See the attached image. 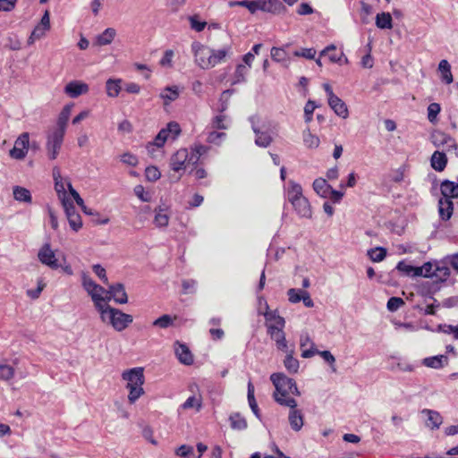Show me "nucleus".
<instances>
[{
    "instance_id": "60",
    "label": "nucleus",
    "mask_w": 458,
    "mask_h": 458,
    "mask_svg": "<svg viewBox=\"0 0 458 458\" xmlns=\"http://www.w3.org/2000/svg\"><path fill=\"white\" fill-rule=\"evenodd\" d=\"M396 269L402 272L403 275L411 276L413 270V266L409 265L404 261H400L396 266Z\"/></svg>"
},
{
    "instance_id": "49",
    "label": "nucleus",
    "mask_w": 458,
    "mask_h": 458,
    "mask_svg": "<svg viewBox=\"0 0 458 458\" xmlns=\"http://www.w3.org/2000/svg\"><path fill=\"white\" fill-rule=\"evenodd\" d=\"M208 143H216L226 140V133L224 131H208Z\"/></svg>"
},
{
    "instance_id": "17",
    "label": "nucleus",
    "mask_w": 458,
    "mask_h": 458,
    "mask_svg": "<svg viewBox=\"0 0 458 458\" xmlns=\"http://www.w3.org/2000/svg\"><path fill=\"white\" fill-rule=\"evenodd\" d=\"M454 212V203L452 199H439L438 213L442 220H449Z\"/></svg>"
},
{
    "instance_id": "6",
    "label": "nucleus",
    "mask_w": 458,
    "mask_h": 458,
    "mask_svg": "<svg viewBox=\"0 0 458 458\" xmlns=\"http://www.w3.org/2000/svg\"><path fill=\"white\" fill-rule=\"evenodd\" d=\"M199 157L189 155L187 148H181L171 157L170 165L174 172H179L187 167L190 163L197 162Z\"/></svg>"
},
{
    "instance_id": "22",
    "label": "nucleus",
    "mask_w": 458,
    "mask_h": 458,
    "mask_svg": "<svg viewBox=\"0 0 458 458\" xmlns=\"http://www.w3.org/2000/svg\"><path fill=\"white\" fill-rule=\"evenodd\" d=\"M180 92L177 86H169L163 89L160 93V98L164 100V105L167 106L171 102L179 98Z\"/></svg>"
},
{
    "instance_id": "53",
    "label": "nucleus",
    "mask_w": 458,
    "mask_h": 458,
    "mask_svg": "<svg viewBox=\"0 0 458 458\" xmlns=\"http://www.w3.org/2000/svg\"><path fill=\"white\" fill-rule=\"evenodd\" d=\"M441 108L439 104L437 103H431L428 106V119L429 122L433 123L436 119L437 114H439Z\"/></svg>"
},
{
    "instance_id": "10",
    "label": "nucleus",
    "mask_w": 458,
    "mask_h": 458,
    "mask_svg": "<svg viewBox=\"0 0 458 458\" xmlns=\"http://www.w3.org/2000/svg\"><path fill=\"white\" fill-rule=\"evenodd\" d=\"M106 302L113 299L118 304H125L128 302V296L125 292L124 285L121 283L110 284L106 290Z\"/></svg>"
},
{
    "instance_id": "44",
    "label": "nucleus",
    "mask_w": 458,
    "mask_h": 458,
    "mask_svg": "<svg viewBox=\"0 0 458 458\" xmlns=\"http://www.w3.org/2000/svg\"><path fill=\"white\" fill-rule=\"evenodd\" d=\"M30 145H22L21 148L14 147L10 150V156L15 159H22L28 153Z\"/></svg>"
},
{
    "instance_id": "35",
    "label": "nucleus",
    "mask_w": 458,
    "mask_h": 458,
    "mask_svg": "<svg viewBox=\"0 0 458 458\" xmlns=\"http://www.w3.org/2000/svg\"><path fill=\"white\" fill-rule=\"evenodd\" d=\"M176 318V317H171L168 314L162 315L158 318L153 321L152 325L154 327H157L160 328H168L169 327H172L174 325V320Z\"/></svg>"
},
{
    "instance_id": "27",
    "label": "nucleus",
    "mask_w": 458,
    "mask_h": 458,
    "mask_svg": "<svg viewBox=\"0 0 458 458\" xmlns=\"http://www.w3.org/2000/svg\"><path fill=\"white\" fill-rule=\"evenodd\" d=\"M121 79H108L106 82V94L110 98H115L119 95L121 91Z\"/></svg>"
},
{
    "instance_id": "41",
    "label": "nucleus",
    "mask_w": 458,
    "mask_h": 458,
    "mask_svg": "<svg viewBox=\"0 0 458 458\" xmlns=\"http://www.w3.org/2000/svg\"><path fill=\"white\" fill-rule=\"evenodd\" d=\"M81 284H82L84 290L87 293H89V291H90L91 289H98V290L100 289V285L96 284L90 278V276L85 272L81 273Z\"/></svg>"
},
{
    "instance_id": "51",
    "label": "nucleus",
    "mask_w": 458,
    "mask_h": 458,
    "mask_svg": "<svg viewBox=\"0 0 458 458\" xmlns=\"http://www.w3.org/2000/svg\"><path fill=\"white\" fill-rule=\"evenodd\" d=\"M63 208L64 209L67 219L72 216V215H76L78 212L72 203V201L68 198L61 200Z\"/></svg>"
},
{
    "instance_id": "28",
    "label": "nucleus",
    "mask_w": 458,
    "mask_h": 458,
    "mask_svg": "<svg viewBox=\"0 0 458 458\" xmlns=\"http://www.w3.org/2000/svg\"><path fill=\"white\" fill-rule=\"evenodd\" d=\"M116 31L113 28L106 29L100 35L96 38V44L98 46H106L112 43Z\"/></svg>"
},
{
    "instance_id": "47",
    "label": "nucleus",
    "mask_w": 458,
    "mask_h": 458,
    "mask_svg": "<svg viewBox=\"0 0 458 458\" xmlns=\"http://www.w3.org/2000/svg\"><path fill=\"white\" fill-rule=\"evenodd\" d=\"M174 55V52L172 49L165 50L164 53V56L159 61V64L162 67L172 68Z\"/></svg>"
},
{
    "instance_id": "13",
    "label": "nucleus",
    "mask_w": 458,
    "mask_h": 458,
    "mask_svg": "<svg viewBox=\"0 0 458 458\" xmlns=\"http://www.w3.org/2000/svg\"><path fill=\"white\" fill-rule=\"evenodd\" d=\"M53 178L55 181V190L57 193L59 199L63 200L68 199L64 184H67L69 179L63 178V176L61 175L60 169L57 166H55L53 168Z\"/></svg>"
},
{
    "instance_id": "52",
    "label": "nucleus",
    "mask_w": 458,
    "mask_h": 458,
    "mask_svg": "<svg viewBox=\"0 0 458 458\" xmlns=\"http://www.w3.org/2000/svg\"><path fill=\"white\" fill-rule=\"evenodd\" d=\"M404 304V301L400 297H391L386 304V307L388 310L394 312L399 310L403 305Z\"/></svg>"
},
{
    "instance_id": "37",
    "label": "nucleus",
    "mask_w": 458,
    "mask_h": 458,
    "mask_svg": "<svg viewBox=\"0 0 458 458\" xmlns=\"http://www.w3.org/2000/svg\"><path fill=\"white\" fill-rule=\"evenodd\" d=\"M284 367L290 373H297L299 369V361L297 359L293 358V352H290L285 356V359L284 360Z\"/></svg>"
},
{
    "instance_id": "11",
    "label": "nucleus",
    "mask_w": 458,
    "mask_h": 458,
    "mask_svg": "<svg viewBox=\"0 0 458 458\" xmlns=\"http://www.w3.org/2000/svg\"><path fill=\"white\" fill-rule=\"evenodd\" d=\"M89 90V85L81 81H72L64 89V93L72 98L87 94Z\"/></svg>"
},
{
    "instance_id": "33",
    "label": "nucleus",
    "mask_w": 458,
    "mask_h": 458,
    "mask_svg": "<svg viewBox=\"0 0 458 458\" xmlns=\"http://www.w3.org/2000/svg\"><path fill=\"white\" fill-rule=\"evenodd\" d=\"M169 222V216L165 210L162 208L156 209V216L154 218V223L157 227H165L167 226Z\"/></svg>"
},
{
    "instance_id": "55",
    "label": "nucleus",
    "mask_w": 458,
    "mask_h": 458,
    "mask_svg": "<svg viewBox=\"0 0 458 458\" xmlns=\"http://www.w3.org/2000/svg\"><path fill=\"white\" fill-rule=\"evenodd\" d=\"M145 174H146V178L149 182H156L157 180H158L160 178V175H161L158 169L155 166L147 167L146 171H145Z\"/></svg>"
},
{
    "instance_id": "54",
    "label": "nucleus",
    "mask_w": 458,
    "mask_h": 458,
    "mask_svg": "<svg viewBox=\"0 0 458 458\" xmlns=\"http://www.w3.org/2000/svg\"><path fill=\"white\" fill-rule=\"evenodd\" d=\"M68 222L71 228L75 232H78L82 226L81 217L79 213L72 215V216L68 218Z\"/></svg>"
},
{
    "instance_id": "3",
    "label": "nucleus",
    "mask_w": 458,
    "mask_h": 458,
    "mask_svg": "<svg viewBox=\"0 0 458 458\" xmlns=\"http://www.w3.org/2000/svg\"><path fill=\"white\" fill-rule=\"evenodd\" d=\"M98 312L100 313L101 320L110 324L118 332L124 330L133 321L131 315L123 313L108 304L99 310Z\"/></svg>"
},
{
    "instance_id": "56",
    "label": "nucleus",
    "mask_w": 458,
    "mask_h": 458,
    "mask_svg": "<svg viewBox=\"0 0 458 458\" xmlns=\"http://www.w3.org/2000/svg\"><path fill=\"white\" fill-rule=\"evenodd\" d=\"M317 107L316 104L312 100H309L305 106H304V115H305V121L307 123L310 122L312 120V115L315 108Z\"/></svg>"
},
{
    "instance_id": "2",
    "label": "nucleus",
    "mask_w": 458,
    "mask_h": 458,
    "mask_svg": "<svg viewBox=\"0 0 458 458\" xmlns=\"http://www.w3.org/2000/svg\"><path fill=\"white\" fill-rule=\"evenodd\" d=\"M122 378L126 382L125 387L129 390L128 401L130 403H134L145 393L143 369L138 367L124 370L122 373Z\"/></svg>"
},
{
    "instance_id": "5",
    "label": "nucleus",
    "mask_w": 458,
    "mask_h": 458,
    "mask_svg": "<svg viewBox=\"0 0 458 458\" xmlns=\"http://www.w3.org/2000/svg\"><path fill=\"white\" fill-rule=\"evenodd\" d=\"M72 106V104L64 106L59 114L56 124L47 131V143H61L63 141Z\"/></svg>"
},
{
    "instance_id": "18",
    "label": "nucleus",
    "mask_w": 458,
    "mask_h": 458,
    "mask_svg": "<svg viewBox=\"0 0 458 458\" xmlns=\"http://www.w3.org/2000/svg\"><path fill=\"white\" fill-rule=\"evenodd\" d=\"M328 105L338 116L343 118H346L348 116L347 106L337 96L330 98L328 99Z\"/></svg>"
},
{
    "instance_id": "9",
    "label": "nucleus",
    "mask_w": 458,
    "mask_h": 458,
    "mask_svg": "<svg viewBox=\"0 0 458 458\" xmlns=\"http://www.w3.org/2000/svg\"><path fill=\"white\" fill-rule=\"evenodd\" d=\"M38 258L42 264L49 267L52 269H57L61 267L57 259L55 258V252L52 250L50 244L48 243L44 244L40 248L38 253Z\"/></svg>"
},
{
    "instance_id": "59",
    "label": "nucleus",
    "mask_w": 458,
    "mask_h": 458,
    "mask_svg": "<svg viewBox=\"0 0 458 458\" xmlns=\"http://www.w3.org/2000/svg\"><path fill=\"white\" fill-rule=\"evenodd\" d=\"M293 55L295 56H301L306 59H314L316 55V50L314 48H302L301 50H296Z\"/></svg>"
},
{
    "instance_id": "20",
    "label": "nucleus",
    "mask_w": 458,
    "mask_h": 458,
    "mask_svg": "<svg viewBox=\"0 0 458 458\" xmlns=\"http://www.w3.org/2000/svg\"><path fill=\"white\" fill-rule=\"evenodd\" d=\"M103 293H106V290L100 285V289H91L88 294L91 297L92 301L98 311L101 310L106 303V298L103 296Z\"/></svg>"
},
{
    "instance_id": "48",
    "label": "nucleus",
    "mask_w": 458,
    "mask_h": 458,
    "mask_svg": "<svg viewBox=\"0 0 458 458\" xmlns=\"http://www.w3.org/2000/svg\"><path fill=\"white\" fill-rule=\"evenodd\" d=\"M433 277L440 281H445L450 275V270L445 266H437L433 272Z\"/></svg>"
},
{
    "instance_id": "62",
    "label": "nucleus",
    "mask_w": 458,
    "mask_h": 458,
    "mask_svg": "<svg viewBox=\"0 0 458 458\" xmlns=\"http://www.w3.org/2000/svg\"><path fill=\"white\" fill-rule=\"evenodd\" d=\"M18 0H0V12H10L12 11Z\"/></svg>"
},
{
    "instance_id": "34",
    "label": "nucleus",
    "mask_w": 458,
    "mask_h": 458,
    "mask_svg": "<svg viewBox=\"0 0 458 458\" xmlns=\"http://www.w3.org/2000/svg\"><path fill=\"white\" fill-rule=\"evenodd\" d=\"M232 428L242 430L247 428L246 420L239 413L232 414L229 418Z\"/></svg>"
},
{
    "instance_id": "39",
    "label": "nucleus",
    "mask_w": 458,
    "mask_h": 458,
    "mask_svg": "<svg viewBox=\"0 0 458 458\" xmlns=\"http://www.w3.org/2000/svg\"><path fill=\"white\" fill-rule=\"evenodd\" d=\"M164 145H148L147 152L154 159H161L164 157Z\"/></svg>"
},
{
    "instance_id": "21",
    "label": "nucleus",
    "mask_w": 458,
    "mask_h": 458,
    "mask_svg": "<svg viewBox=\"0 0 458 458\" xmlns=\"http://www.w3.org/2000/svg\"><path fill=\"white\" fill-rule=\"evenodd\" d=\"M290 412L288 416L289 423L291 428L294 431H300L303 426V416L300 410L295 408H290Z\"/></svg>"
},
{
    "instance_id": "50",
    "label": "nucleus",
    "mask_w": 458,
    "mask_h": 458,
    "mask_svg": "<svg viewBox=\"0 0 458 458\" xmlns=\"http://www.w3.org/2000/svg\"><path fill=\"white\" fill-rule=\"evenodd\" d=\"M303 293H305V291L303 290H301V289H295V288H291L287 291V296H288V299H289V301L292 302V303H297L299 301H301V295H303Z\"/></svg>"
},
{
    "instance_id": "32",
    "label": "nucleus",
    "mask_w": 458,
    "mask_h": 458,
    "mask_svg": "<svg viewBox=\"0 0 458 458\" xmlns=\"http://www.w3.org/2000/svg\"><path fill=\"white\" fill-rule=\"evenodd\" d=\"M446 360L447 358L445 355L434 356L425 358L423 360V364L429 368L439 369L443 367L444 361H445Z\"/></svg>"
},
{
    "instance_id": "43",
    "label": "nucleus",
    "mask_w": 458,
    "mask_h": 458,
    "mask_svg": "<svg viewBox=\"0 0 458 458\" xmlns=\"http://www.w3.org/2000/svg\"><path fill=\"white\" fill-rule=\"evenodd\" d=\"M47 30L45 27L38 24L32 30L31 35L28 39V44L32 45L35 40L41 38Z\"/></svg>"
},
{
    "instance_id": "24",
    "label": "nucleus",
    "mask_w": 458,
    "mask_h": 458,
    "mask_svg": "<svg viewBox=\"0 0 458 458\" xmlns=\"http://www.w3.org/2000/svg\"><path fill=\"white\" fill-rule=\"evenodd\" d=\"M13 195L15 200L24 203H31L32 197L30 191L21 186H14L13 188Z\"/></svg>"
},
{
    "instance_id": "1",
    "label": "nucleus",
    "mask_w": 458,
    "mask_h": 458,
    "mask_svg": "<svg viewBox=\"0 0 458 458\" xmlns=\"http://www.w3.org/2000/svg\"><path fill=\"white\" fill-rule=\"evenodd\" d=\"M270 380L276 387V392L274 393L276 402L280 405L295 408L297 402L289 396V394L301 395L295 380L283 373H273L270 376Z\"/></svg>"
},
{
    "instance_id": "58",
    "label": "nucleus",
    "mask_w": 458,
    "mask_h": 458,
    "mask_svg": "<svg viewBox=\"0 0 458 458\" xmlns=\"http://www.w3.org/2000/svg\"><path fill=\"white\" fill-rule=\"evenodd\" d=\"M93 272L102 280L106 284H108L106 269L99 264L92 266Z\"/></svg>"
},
{
    "instance_id": "25",
    "label": "nucleus",
    "mask_w": 458,
    "mask_h": 458,
    "mask_svg": "<svg viewBox=\"0 0 458 458\" xmlns=\"http://www.w3.org/2000/svg\"><path fill=\"white\" fill-rule=\"evenodd\" d=\"M230 47L220 50H212V54L208 56L207 62V68L214 67L221 63L226 56Z\"/></svg>"
},
{
    "instance_id": "15",
    "label": "nucleus",
    "mask_w": 458,
    "mask_h": 458,
    "mask_svg": "<svg viewBox=\"0 0 458 458\" xmlns=\"http://www.w3.org/2000/svg\"><path fill=\"white\" fill-rule=\"evenodd\" d=\"M174 352L181 363L184 365H191L193 363V356L186 344H181L178 341L175 342Z\"/></svg>"
},
{
    "instance_id": "4",
    "label": "nucleus",
    "mask_w": 458,
    "mask_h": 458,
    "mask_svg": "<svg viewBox=\"0 0 458 458\" xmlns=\"http://www.w3.org/2000/svg\"><path fill=\"white\" fill-rule=\"evenodd\" d=\"M287 198L300 216L307 218L311 216L310 205L309 200L302 195V189L300 184L290 182Z\"/></svg>"
},
{
    "instance_id": "26",
    "label": "nucleus",
    "mask_w": 458,
    "mask_h": 458,
    "mask_svg": "<svg viewBox=\"0 0 458 458\" xmlns=\"http://www.w3.org/2000/svg\"><path fill=\"white\" fill-rule=\"evenodd\" d=\"M313 189L322 198L327 199L329 195L331 185L323 178H318L313 182Z\"/></svg>"
},
{
    "instance_id": "19",
    "label": "nucleus",
    "mask_w": 458,
    "mask_h": 458,
    "mask_svg": "<svg viewBox=\"0 0 458 458\" xmlns=\"http://www.w3.org/2000/svg\"><path fill=\"white\" fill-rule=\"evenodd\" d=\"M421 412L427 415L426 426L431 429H437L442 424L443 419L439 412L429 409H424Z\"/></svg>"
},
{
    "instance_id": "45",
    "label": "nucleus",
    "mask_w": 458,
    "mask_h": 458,
    "mask_svg": "<svg viewBox=\"0 0 458 458\" xmlns=\"http://www.w3.org/2000/svg\"><path fill=\"white\" fill-rule=\"evenodd\" d=\"M271 339L276 342V345L277 349L286 352H288L287 341L285 339V334H284V330L281 333H279L278 335L272 337Z\"/></svg>"
},
{
    "instance_id": "16",
    "label": "nucleus",
    "mask_w": 458,
    "mask_h": 458,
    "mask_svg": "<svg viewBox=\"0 0 458 458\" xmlns=\"http://www.w3.org/2000/svg\"><path fill=\"white\" fill-rule=\"evenodd\" d=\"M442 197L440 199H455L458 198V183L445 180L440 186Z\"/></svg>"
},
{
    "instance_id": "7",
    "label": "nucleus",
    "mask_w": 458,
    "mask_h": 458,
    "mask_svg": "<svg viewBox=\"0 0 458 458\" xmlns=\"http://www.w3.org/2000/svg\"><path fill=\"white\" fill-rule=\"evenodd\" d=\"M253 130L256 133L255 143H271L276 140L278 134L277 124H262L260 128L253 126Z\"/></svg>"
},
{
    "instance_id": "38",
    "label": "nucleus",
    "mask_w": 458,
    "mask_h": 458,
    "mask_svg": "<svg viewBox=\"0 0 458 458\" xmlns=\"http://www.w3.org/2000/svg\"><path fill=\"white\" fill-rule=\"evenodd\" d=\"M259 314H262L267 321L276 320V324L281 327H284L285 320L283 317L277 314L276 310L270 311L269 309L266 310L265 312L259 311Z\"/></svg>"
},
{
    "instance_id": "8",
    "label": "nucleus",
    "mask_w": 458,
    "mask_h": 458,
    "mask_svg": "<svg viewBox=\"0 0 458 458\" xmlns=\"http://www.w3.org/2000/svg\"><path fill=\"white\" fill-rule=\"evenodd\" d=\"M181 127L176 122H170L166 124L165 128L160 130L155 138L156 141H161L165 143L167 140L174 141L177 137L181 134Z\"/></svg>"
},
{
    "instance_id": "42",
    "label": "nucleus",
    "mask_w": 458,
    "mask_h": 458,
    "mask_svg": "<svg viewBox=\"0 0 458 458\" xmlns=\"http://www.w3.org/2000/svg\"><path fill=\"white\" fill-rule=\"evenodd\" d=\"M14 376V369L7 364L0 363V380H10Z\"/></svg>"
},
{
    "instance_id": "64",
    "label": "nucleus",
    "mask_w": 458,
    "mask_h": 458,
    "mask_svg": "<svg viewBox=\"0 0 458 458\" xmlns=\"http://www.w3.org/2000/svg\"><path fill=\"white\" fill-rule=\"evenodd\" d=\"M285 52L284 49L279 47H272L271 49V57L273 60L276 62H280L284 58Z\"/></svg>"
},
{
    "instance_id": "36",
    "label": "nucleus",
    "mask_w": 458,
    "mask_h": 458,
    "mask_svg": "<svg viewBox=\"0 0 458 458\" xmlns=\"http://www.w3.org/2000/svg\"><path fill=\"white\" fill-rule=\"evenodd\" d=\"M368 255L374 262L382 261L386 256V250L383 247H376L368 250Z\"/></svg>"
},
{
    "instance_id": "23",
    "label": "nucleus",
    "mask_w": 458,
    "mask_h": 458,
    "mask_svg": "<svg viewBox=\"0 0 458 458\" xmlns=\"http://www.w3.org/2000/svg\"><path fill=\"white\" fill-rule=\"evenodd\" d=\"M447 164V157L445 153L435 151L431 157V166L437 172L443 171Z\"/></svg>"
},
{
    "instance_id": "40",
    "label": "nucleus",
    "mask_w": 458,
    "mask_h": 458,
    "mask_svg": "<svg viewBox=\"0 0 458 458\" xmlns=\"http://www.w3.org/2000/svg\"><path fill=\"white\" fill-rule=\"evenodd\" d=\"M249 71V68L244 64H238L234 72L233 84L242 83L246 81L245 77Z\"/></svg>"
},
{
    "instance_id": "12",
    "label": "nucleus",
    "mask_w": 458,
    "mask_h": 458,
    "mask_svg": "<svg viewBox=\"0 0 458 458\" xmlns=\"http://www.w3.org/2000/svg\"><path fill=\"white\" fill-rule=\"evenodd\" d=\"M300 347L301 349L302 358H311L318 352V350L315 348V344L309 335L308 333L304 332L300 336Z\"/></svg>"
},
{
    "instance_id": "29",
    "label": "nucleus",
    "mask_w": 458,
    "mask_h": 458,
    "mask_svg": "<svg viewBox=\"0 0 458 458\" xmlns=\"http://www.w3.org/2000/svg\"><path fill=\"white\" fill-rule=\"evenodd\" d=\"M438 71L441 72V79L446 84L453 82V74L451 72V65L447 60H441L438 64Z\"/></svg>"
},
{
    "instance_id": "31",
    "label": "nucleus",
    "mask_w": 458,
    "mask_h": 458,
    "mask_svg": "<svg viewBox=\"0 0 458 458\" xmlns=\"http://www.w3.org/2000/svg\"><path fill=\"white\" fill-rule=\"evenodd\" d=\"M247 397L251 411H253L257 418H260L259 409L258 407V403L254 396V386L250 381H249L248 383Z\"/></svg>"
},
{
    "instance_id": "61",
    "label": "nucleus",
    "mask_w": 458,
    "mask_h": 458,
    "mask_svg": "<svg viewBox=\"0 0 458 458\" xmlns=\"http://www.w3.org/2000/svg\"><path fill=\"white\" fill-rule=\"evenodd\" d=\"M225 115H217L216 116L214 119H213V123H212V128H216V129H218V130H221V129H226L227 128V125L225 124Z\"/></svg>"
},
{
    "instance_id": "30",
    "label": "nucleus",
    "mask_w": 458,
    "mask_h": 458,
    "mask_svg": "<svg viewBox=\"0 0 458 458\" xmlns=\"http://www.w3.org/2000/svg\"><path fill=\"white\" fill-rule=\"evenodd\" d=\"M376 25L379 29H392V16L389 13H380L376 16Z\"/></svg>"
},
{
    "instance_id": "57",
    "label": "nucleus",
    "mask_w": 458,
    "mask_h": 458,
    "mask_svg": "<svg viewBox=\"0 0 458 458\" xmlns=\"http://www.w3.org/2000/svg\"><path fill=\"white\" fill-rule=\"evenodd\" d=\"M316 354L320 355L326 362L331 365L332 370L334 372L336 371V369L334 367L335 358L329 351H318V352H317Z\"/></svg>"
},
{
    "instance_id": "14",
    "label": "nucleus",
    "mask_w": 458,
    "mask_h": 458,
    "mask_svg": "<svg viewBox=\"0 0 458 458\" xmlns=\"http://www.w3.org/2000/svg\"><path fill=\"white\" fill-rule=\"evenodd\" d=\"M259 10L273 14H280L286 11L280 0H259Z\"/></svg>"
},
{
    "instance_id": "46",
    "label": "nucleus",
    "mask_w": 458,
    "mask_h": 458,
    "mask_svg": "<svg viewBox=\"0 0 458 458\" xmlns=\"http://www.w3.org/2000/svg\"><path fill=\"white\" fill-rule=\"evenodd\" d=\"M175 454L183 458H192L194 456V448L191 445H182L175 450Z\"/></svg>"
},
{
    "instance_id": "63",
    "label": "nucleus",
    "mask_w": 458,
    "mask_h": 458,
    "mask_svg": "<svg viewBox=\"0 0 458 458\" xmlns=\"http://www.w3.org/2000/svg\"><path fill=\"white\" fill-rule=\"evenodd\" d=\"M197 288V282L193 280H184L182 282L183 293H191L195 292Z\"/></svg>"
}]
</instances>
